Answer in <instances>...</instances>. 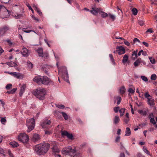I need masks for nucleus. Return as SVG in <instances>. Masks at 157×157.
Listing matches in <instances>:
<instances>
[{"mask_svg":"<svg viewBox=\"0 0 157 157\" xmlns=\"http://www.w3.org/2000/svg\"><path fill=\"white\" fill-rule=\"evenodd\" d=\"M34 82L39 85L44 84L45 85H54V82L46 76H38L35 77L33 79Z\"/></svg>","mask_w":157,"mask_h":157,"instance_id":"nucleus-1","label":"nucleus"},{"mask_svg":"<svg viewBox=\"0 0 157 157\" xmlns=\"http://www.w3.org/2000/svg\"><path fill=\"white\" fill-rule=\"evenodd\" d=\"M50 145L46 143L36 145L35 146V150L38 155H43L45 154L48 150Z\"/></svg>","mask_w":157,"mask_h":157,"instance_id":"nucleus-2","label":"nucleus"},{"mask_svg":"<svg viewBox=\"0 0 157 157\" xmlns=\"http://www.w3.org/2000/svg\"><path fill=\"white\" fill-rule=\"evenodd\" d=\"M33 94L40 100H43L44 98L46 91L43 88H39L34 90L33 92Z\"/></svg>","mask_w":157,"mask_h":157,"instance_id":"nucleus-3","label":"nucleus"},{"mask_svg":"<svg viewBox=\"0 0 157 157\" xmlns=\"http://www.w3.org/2000/svg\"><path fill=\"white\" fill-rule=\"evenodd\" d=\"M58 71L59 74H62L63 78L67 82L69 83V81L68 79V75L66 67L65 66L62 67Z\"/></svg>","mask_w":157,"mask_h":157,"instance_id":"nucleus-4","label":"nucleus"},{"mask_svg":"<svg viewBox=\"0 0 157 157\" xmlns=\"http://www.w3.org/2000/svg\"><path fill=\"white\" fill-rule=\"evenodd\" d=\"M26 126L28 127L27 132H29L32 130L35 126V120L33 118L29 119H27L26 120Z\"/></svg>","mask_w":157,"mask_h":157,"instance_id":"nucleus-5","label":"nucleus"},{"mask_svg":"<svg viewBox=\"0 0 157 157\" xmlns=\"http://www.w3.org/2000/svg\"><path fill=\"white\" fill-rule=\"evenodd\" d=\"M18 140L24 143H27L29 140V136L25 133H21L18 136Z\"/></svg>","mask_w":157,"mask_h":157,"instance_id":"nucleus-6","label":"nucleus"},{"mask_svg":"<svg viewBox=\"0 0 157 157\" xmlns=\"http://www.w3.org/2000/svg\"><path fill=\"white\" fill-rule=\"evenodd\" d=\"M144 96L147 99V103L148 105L150 106L155 105V100L149 94L148 92L145 93Z\"/></svg>","mask_w":157,"mask_h":157,"instance_id":"nucleus-7","label":"nucleus"},{"mask_svg":"<svg viewBox=\"0 0 157 157\" xmlns=\"http://www.w3.org/2000/svg\"><path fill=\"white\" fill-rule=\"evenodd\" d=\"M21 53L23 56L27 57L30 54V51L24 47H23Z\"/></svg>","mask_w":157,"mask_h":157,"instance_id":"nucleus-8","label":"nucleus"},{"mask_svg":"<svg viewBox=\"0 0 157 157\" xmlns=\"http://www.w3.org/2000/svg\"><path fill=\"white\" fill-rule=\"evenodd\" d=\"M101 9L100 8H97L94 7L92 8V10H90V12L94 15H97L101 11Z\"/></svg>","mask_w":157,"mask_h":157,"instance_id":"nucleus-9","label":"nucleus"},{"mask_svg":"<svg viewBox=\"0 0 157 157\" xmlns=\"http://www.w3.org/2000/svg\"><path fill=\"white\" fill-rule=\"evenodd\" d=\"M7 73L13 76L14 77L17 78L18 79H22L23 78L24 75L21 73H17L16 72H7Z\"/></svg>","mask_w":157,"mask_h":157,"instance_id":"nucleus-10","label":"nucleus"},{"mask_svg":"<svg viewBox=\"0 0 157 157\" xmlns=\"http://www.w3.org/2000/svg\"><path fill=\"white\" fill-rule=\"evenodd\" d=\"M51 123V122L50 120H46L41 122V125L43 128L48 129L49 128H50L48 126L50 125Z\"/></svg>","mask_w":157,"mask_h":157,"instance_id":"nucleus-11","label":"nucleus"},{"mask_svg":"<svg viewBox=\"0 0 157 157\" xmlns=\"http://www.w3.org/2000/svg\"><path fill=\"white\" fill-rule=\"evenodd\" d=\"M61 135L63 137L65 136H67L68 138L71 140H72L73 137V135L72 134L69 133L66 131H62L61 132Z\"/></svg>","mask_w":157,"mask_h":157,"instance_id":"nucleus-12","label":"nucleus"},{"mask_svg":"<svg viewBox=\"0 0 157 157\" xmlns=\"http://www.w3.org/2000/svg\"><path fill=\"white\" fill-rule=\"evenodd\" d=\"M116 48L118 52V54L119 55L124 54L125 53V49L122 46H117Z\"/></svg>","mask_w":157,"mask_h":157,"instance_id":"nucleus-13","label":"nucleus"},{"mask_svg":"<svg viewBox=\"0 0 157 157\" xmlns=\"http://www.w3.org/2000/svg\"><path fill=\"white\" fill-rule=\"evenodd\" d=\"M0 30L3 36L7 32L10 30V28L9 26L5 25L0 28Z\"/></svg>","mask_w":157,"mask_h":157,"instance_id":"nucleus-14","label":"nucleus"},{"mask_svg":"<svg viewBox=\"0 0 157 157\" xmlns=\"http://www.w3.org/2000/svg\"><path fill=\"white\" fill-rule=\"evenodd\" d=\"M52 149L53 152L58 153L60 151V150L58 147L57 144L55 142L52 143Z\"/></svg>","mask_w":157,"mask_h":157,"instance_id":"nucleus-15","label":"nucleus"},{"mask_svg":"<svg viewBox=\"0 0 157 157\" xmlns=\"http://www.w3.org/2000/svg\"><path fill=\"white\" fill-rule=\"evenodd\" d=\"M142 63L144 64L145 62L141 58H139L134 62L133 65L135 67H136Z\"/></svg>","mask_w":157,"mask_h":157,"instance_id":"nucleus-16","label":"nucleus"},{"mask_svg":"<svg viewBox=\"0 0 157 157\" xmlns=\"http://www.w3.org/2000/svg\"><path fill=\"white\" fill-rule=\"evenodd\" d=\"M120 121V119L119 116L117 115L115 116L113 119V123L115 125H117Z\"/></svg>","mask_w":157,"mask_h":157,"instance_id":"nucleus-17","label":"nucleus"},{"mask_svg":"<svg viewBox=\"0 0 157 157\" xmlns=\"http://www.w3.org/2000/svg\"><path fill=\"white\" fill-rule=\"evenodd\" d=\"M26 87V86L25 84H23L21 87L20 92L19 94L20 96H22L23 93L24 92L25 89Z\"/></svg>","mask_w":157,"mask_h":157,"instance_id":"nucleus-18","label":"nucleus"},{"mask_svg":"<svg viewBox=\"0 0 157 157\" xmlns=\"http://www.w3.org/2000/svg\"><path fill=\"white\" fill-rule=\"evenodd\" d=\"M40 139V136L37 134H35L33 135L32 140L34 142L37 141Z\"/></svg>","mask_w":157,"mask_h":157,"instance_id":"nucleus-19","label":"nucleus"},{"mask_svg":"<svg viewBox=\"0 0 157 157\" xmlns=\"http://www.w3.org/2000/svg\"><path fill=\"white\" fill-rule=\"evenodd\" d=\"M138 52V50H136L132 52V59L133 60H135L137 57Z\"/></svg>","mask_w":157,"mask_h":157,"instance_id":"nucleus-20","label":"nucleus"},{"mask_svg":"<svg viewBox=\"0 0 157 157\" xmlns=\"http://www.w3.org/2000/svg\"><path fill=\"white\" fill-rule=\"evenodd\" d=\"M62 152L63 154L71 155V156H72V155L73 154H72V152L63 149L62 150Z\"/></svg>","mask_w":157,"mask_h":157,"instance_id":"nucleus-21","label":"nucleus"},{"mask_svg":"<svg viewBox=\"0 0 157 157\" xmlns=\"http://www.w3.org/2000/svg\"><path fill=\"white\" fill-rule=\"evenodd\" d=\"M37 52L40 57H41L43 56V49L42 48H39L37 50Z\"/></svg>","mask_w":157,"mask_h":157,"instance_id":"nucleus-22","label":"nucleus"},{"mask_svg":"<svg viewBox=\"0 0 157 157\" xmlns=\"http://www.w3.org/2000/svg\"><path fill=\"white\" fill-rule=\"evenodd\" d=\"M63 149H66V150L72 152V154L75 153L76 152V150L75 149H72V148L71 147H65Z\"/></svg>","mask_w":157,"mask_h":157,"instance_id":"nucleus-23","label":"nucleus"},{"mask_svg":"<svg viewBox=\"0 0 157 157\" xmlns=\"http://www.w3.org/2000/svg\"><path fill=\"white\" fill-rule=\"evenodd\" d=\"M128 55H125L123 58L122 62L123 63H125L128 61Z\"/></svg>","mask_w":157,"mask_h":157,"instance_id":"nucleus-24","label":"nucleus"},{"mask_svg":"<svg viewBox=\"0 0 157 157\" xmlns=\"http://www.w3.org/2000/svg\"><path fill=\"white\" fill-rule=\"evenodd\" d=\"M99 14H101V17L102 18H105L107 17H108V15L107 13L103 11L102 9H101Z\"/></svg>","mask_w":157,"mask_h":157,"instance_id":"nucleus-25","label":"nucleus"},{"mask_svg":"<svg viewBox=\"0 0 157 157\" xmlns=\"http://www.w3.org/2000/svg\"><path fill=\"white\" fill-rule=\"evenodd\" d=\"M33 8H34V10L37 11V13L39 14L40 16H42V13L41 12L40 10L39 9V8L37 7V6L36 5H34L33 6Z\"/></svg>","mask_w":157,"mask_h":157,"instance_id":"nucleus-26","label":"nucleus"},{"mask_svg":"<svg viewBox=\"0 0 157 157\" xmlns=\"http://www.w3.org/2000/svg\"><path fill=\"white\" fill-rule=\"evenodd\" d=\"M6 63L7 65L11 67H16L17 65V64L16 63L12 61L9 62H7Z\"/></svg>","mask_w":157,"mask_h":157,"instance_id":"nucleus-27","label":"nucleus"},{"mask_svg":"<svg viewBox=\"0 0 157 157\" xmlns=\"http://www.w3.org/2000/svg\"><path fill=\"white\" fill-rule=\"evenodd\" d=\"M115 99V102H116V99L117 101V104L118 105L120 104L121 100V98L120 96H117L116 97H114Z\"/></svg>","mask_w":157,"mask_h":157,"instance_id":"nucleus-28","label":"nucleus"},{"mask_svg":"<svg viewBox=\"0 0 157 157\" xmlns=\"http://www.w3.org/2000/svg\"><path fill=\"white\" fill-rule=\"evenodd\" d=\"M131 134L130 129L129 128L127 127L126 128L125 131V136H129Z\"/></svg>","mask_w":157,"mask_h":157,"instance_id":"nucleus-29","label":"nucleus"},{"mask_svg":"<svg viewBox=\"0 0 157 157\" xmlns=\"http://www.w3.org/2000/svg\"><path fill=\"white\" fill-rule=\"evenodd\" d=\"M125 88L124 86H121L120 90L119 92L121 94H124L125 92Z\"/></svg>","mask_w":157,"mask_h":157,"instance_id":"nucleus-30","label":"nucleus"},{"mask_svg":"<svg viewBox=\"0 0 157 157\" xmlns=\"http://www.w3.org/2000/svg\"><path fill=\"white\" fill-rule=\"evenodd\" d=\"M138 111L139 113L144 116H146L147 114V112L146 111H144L143 110H138Z\"/></svg>","mask_w":157,"mask_h":157,"instance_id":"nucleus-31","label":"nucleus"},{"mask_svg":"<svg viewBox=\"0 0 157 157\" xmlns=\"http://www.w3.org/2000/svg\"><path fill=\"white\" fill-rule=\"evenodd\" d=\"M10 144L12 147H16L18 145V143L15 142H11L10 143Z\"/></svg>","mask_w":157,"mask_h":157,"instance_id":"nucleus-32","label":"nucleus"},{"mask_svg":"<svg viewBox=\"0 0 157 157\" xmlns=\"http://www.w3.org/2000/svg\"><path fill=\"white\" fill-rule=\"evenodd\" d=\"M125 110V108H121L119 110V112L120 113L121 116H122L124 115Z\"/></svg>","mask_w":157,"mask_h":157,"instance_id":"nucleus-33","label":"nucleus"},{"mask_svg":"<svg viewBox=\"0 0 157 157\" xmlns=\"http://www.w3.org/2000/svg\"><path fill=\"white\" fill-rule=\"evenodd\" d=\"M109 57L110 59V60L111 61V62L113 64H115V61H114V59L113 58V55H112V54H109Z\"/></svg>","mask_w":157,"mask_h":157,"instance_id":"nucleus-34","label":"nucleus"},{"mask_svg":"<svg viewBox=\"0 0 157 157\" xmlns=\"http://www.w3.org/2000/svg\"><path fill=\"white\" fill-rule=\"evenodd\" d=\"M28 66L29 68V69H31L33 67V65L32 63L29 61H27Z\"/></svg>","mask_w":157,"mask_h":157,"instance_id":"nucleus-35","label":"nucleus"},{"mask_svg":"<svg viewBox=\"0 0 157 157\" xmlns=\"http://www.w3.org/2000/svg\"><path fill=\"white\" fill-rule=\"evenodd\" d=\"M143 150L144 151L147 155H150L149 151L147 150L146 147L144 146L143 147Z\"/></svg>","mask_w":157,"mask_h":157,"instance_id":"nucleus-36","label":"nucleus"},{"mask_svg":"<svg viewBox=\"0 0 157 157\" xmlns=\"http://www.w3.org/2000/svg\"><path fill=\"white\" fill-rule=\"evenodd\" d=\"M133 14L134 15H136L137 14L138 11L136 9V8H133L132 10Z\"/></svg>","mask_w":157,"mask_h":157,"instance_id":"nucleus-37","label":"nucleus"},{"mask_svg":"<svg viewBox=\"0 0 157 157\" xmlns=\"http://www.w3.org/2000/svg\"><path fill=\"white\" fill-rule=\"evenodd\" d=\"M56 106L59 109H63L65 108V106L64 105L62 104H56Z\"/></svg>","mask_w":157,"mask_h":157,"instance_id":"nucleus-38","label":"nucleus"},{"mask_svg":"<svg viewBox=\"0 0 157 157\" xmlns=\"http://www.w3.org/2000/svg\"><path fill=\"white\" fill-rule=\"evenodd\" d=\"M62 113L65 120H67L68 119V117L67 114L66 113L63 112H62Z\"/></svg>","mask_w":157,"mask_h":157,"instance_id":"nucleus-39","label":"nucleus"},{"mask_svg":"<svg viewBox=\"0 0 157 157\" xmlns=\"http://www.w3.org/2000/svg\"><path fill=\"white\" fill-rule=\"evenodd\" d=\"M150 61L152 64H155V59L152 57H149Z\"/></svg>","mask_w":157,"mask_h":157,"instance_id":"nucleus-40","label":"nucleus"},{"mask_svg":"<svg viewBox=\"0 0 157 157\" xmlns=\"http://www.w3.org/2000/svg\"><path fill=\"white\" fill-rule=\"evenodd\" d=\"M135 88H134V89H133L132 88H130L128 90V92L131 94H134L135 92Z\"/></svg>","mask_w":157,"mask_h":157,"instance_id":"nucleus-41","label":"nucleus"},{"mask_svg":"<svg viewBox=\"0 0 157 157\" xmlns=\"http://www.w3.org/2000/svg\"><path fill=\"white\" fill-rule=\"evenodd\" d=\"M157 78V76L155 74H153L151 76V80H155Z\"/></svg>","mask_w":157,"mask_h":157,"instance_id":"nucleus-42","label":"nucleus"},{"mask_svg":"<svg viewBox=\"0 0 157 157\" xmlns=\"http://www.w3.org/2000/svg\"><path fill=\"white\" fill-rule=\"evenodd\" d=\"M1 121L2 124H5V123L6 121V117H2L1 118Z\"/></svg>","mask_w":157,"mask_h":157,"instance_id":"nucleus-43","label":"nucleus"},{"mask_svg":"<svg viewBox=\"0 0 157 157\" xmlns=\"http://www.w3.org/2000/svg\"><path fill=\"white\" fill-rule=\"evenodd\" d=\"M43 56H41V57H44L45 59H47L48 57L49 54L47 52H45L43 53Z\"/></svg>","mask_w":157,"mask_h":157,"instance_id":"nucleus-44","label":"nucleus"},{"mask_svg":"<svg viewBox=\"0 0 157 157\" xmlns=\"http://www.w3.org/2000/svg\"><path fill=\"white\" fill-rule=\"evenodd\" d=\"M22 15L21 14H17V15H15L14 16V17L16 18L17 19H18L19 18H20L21 17H22Z\"/></svg>","mask_w":157,"mask_h":157,"instance_id":"nucleus-45","label":"nucleus"},{"mask_svg":"<svg viewBox=\"0 0 157 157\" xmlns=\"http://www.w3.org/2000/svg\"><path fill=\"white\" fill-rule=\"evenodd\" d=\"M141 78L145 82H147L148 81L147 78L145 76H141Z\"/></svg>","mask_w":157,"mask_h":157,"instance_id":"nucleus-46","label":"nucleus"},{"mask_svg":"<svg viewBox=\"0 0 157 157\" xmlns=\"http://www.w3.org/2000/svg\"><path fill=\"white\" fill-rule=\"evenodd\" d=\"M150 121L151 123L153 124L154 125L155 124H156V122L154 118L151 119Z\"/></svg>","mask_w":157,"mask_h":157,"instance_id":"nucleus-47","label":"nucleus"},{"mask_svg":"<svg viewBox=\"0 0 157 157\" xmlns=\"http://www.w3.org/2000/svg\"><path fill=\"white\" fill-rule=\"evenodd\" d=\"M133 43H135L136 42H138L139 43H140V41L137 38H135L133 39Z\"/></svg>","mask_w":157,"mask_h":157,"instance_id":"nucleus-48","label":"nucleus"},{"mask_svg":"<svg viewBox=\"0 0 157 157\" xmlns=\"http://www.w3.org/2000/svg\"><path fill=\"white\" fill-rule=\"evenodd\" d=\"M5 41L10 46H11L12 44V43L11 42L10 40L9 39H7L5 40Z\"/></svg>","mask_w":157,"mask_h":157,"instance_id":"nucleus-49","label":"nucleus"},{"mask_svg":"<svg viewBox=\"0 0 157 157\" xmlns=\"http://www.w3.org/2000/svg\"><path fill=\"white\" fill-rule=\"evenodd\" d=\"M109 16L110 17L113 19V20H114L115 19V17L113 15H112L111 14L109 13Z\"/></svg>","mask_w":157,"mask_h":157,"instance_id":"nucleus-50","label":"nucleus"},{"mask_svg":"<svg viewBox=\"0 0 157 157\" xmlns=\"http://www.w3.org/2000/svg\"><path fill=\"white\" fill-rule=\"evenodd\" d=\"M121 137L120 136H118L116 137L115 139L116 142H118L120 141Z\"/></svg>","mask_w":157,"mask_h":157,"instance_id":"nucleus-51","label":"nucleus"},{"mask_svg":"<svg viewBox=\"0 0 157 157\" xmlns=\"http://www.w3.org/2000/svg\"><path fill=\"white\" fill-rule=\"evenodd\" d=\"M12 86V85L11 84H9L6 85V88L7 90H8L10 89Z\"/></svg>","mask_w":157,"mask_h":157,"instance_id":"nucleus-52","label":"nucleus"},{"mask_svg":"<svg viewBox=\"0 0 157 157\" xmlns=\"http://www.w3.org/2000/svg\"><path fill=\"white\" fill-rule=\"evenodd\" d=\"M120 108L119 106H117L116 107H115L114 108V111L116 113H117L118 112V110Z\"/></svg>","mask_w":157,"mask_h":157,"instance_id":"nucleus-53","label":"nucleus"},{"mask_svg":"<svg viewBox=\"0 0 157 157\" xmlns=\"http://www.w3.org/2000/svg\"><path fill=\"white\" fill-rule=\"evenodd\" d=\"M147 125L146 123H142L141 124H139V126L140 127H141V128H143V127Z\"/></svg>","mask_w":157,"mask_h":157,"instance_id":"nucleus-54","label":"nucleus"},{"mask_svg":"<svg viewBox=\"0 0 157 157\" xmlns=\"http://www.w3.org/2000/svg\"><path fill=\"white\" fill-rule=\"evenodd\" d=\"M148 118L150 119L154 118V115L153 113H150L148 116Z\"/></svg>","mask_w":157,"mask_h":157,"instance_id":"nucleus-55","label":"nucleus"},{"mask_svg":"<svg viewBox=\"0 0 157 157\" xmlns=\"http://www.w3.org/2000/svg\"><path fill=\"white\" fill-rule=\"evenodd\" d=\"M138 22L139 24L141 26H143L144 24V22L142 21H139Z\"/></svg>","mask_w":157,"mask_h":157,"instance_id":"nucleus-56","label":"nucleus"},{"mask_svg":"<svg viewBox=\"0 0 157 157\" xmlns=\"http://www.w3.org/2000/svg\"><path fill=\"white\" fill-rule=\"evenodd\" d=\"M0 101L1 103V104L2 105V107H3L4 109H5L4 106H5V103L2 100L0 99Z\"/></svg>","mask_w":157,"mask_h":157,"instance_id":"nucleus-57","label":"nucleus"},{"mask_svg":"<svg viewBox=\"0 0 157 157\" xmlns=\"http://www.w3.org/2000/svg\"><path fill=\"white\" fill-rule=\"evenodd\" d=\"M32 18L34 20L36 21V22H38L39 21V19L36 17L34 16H32Z\"/></svg>","mask_w":157,"mask_h":157,"instance_id":"nucleus-58","label":"nucleus"},{"mask_svg":"<svg viewBox=\"0 0 157 157\" xmlns=\"http://www.w3.org/2000/svg\"><path fill=\"white\" fill-rule=\"evenodd\" d=\"M124 43L126 45L128 46H130V43L127 41H126L125 40L124 41Z\"/></svg>","mask_w":157,"mask_h":157,"instance_id":"nucleus-59","label":"nucleus"},{"mask_svg":"<svg viewBox=\"0 0 157 157\" xmlns=\"http://www.w3.org/2000/svg\"><path fill=\"white\" fill-rule=\"evenodd\" d=\"M10 0H1V2L2 3H7Z\"/></svg>","mask_w":157,"mask_h":157,"instance_id":"nucleus-60","label":"nucleus"},{"mask_svg":"<svg viewBox=\"0 0 157 157\" xmlns=\"http://www.w3.org/2000/svg\"><path fill=\"white\" fill-rule=\"evenodd\" d=\"M17 88H14L12 89L10 91L12 93V94H13L17 90Z\"/></svg>","mask_w":157,"mask_h":157,"instance_id":"nucleus-61","label":"nucleus"},{"mask_svg":"<svg viewBox=\"0 0 157 157\" xmlns=\"http://www.w3.org/2000/svg\"><path fill=\"white\" fill-rule=\"evenodd\" d=\"M147 33H152L153 31L152 30V29L151 28L148 29L146 32Z\"/></svg>","mask_w":157,"mask_h":157,"instance_id":"nucleus-62","label":"nucleus"},{"mask_svg":"<svg viewBox=\"0 0 157 157\" xmlns=\"http://www.w3.org/2000/svg\"><path fill=\"white\" fill-rule=\"evenodd\" d=\"M8 153L10 155V157H14L13 155L11 153V151L10 150H8Z\"/></svg>","mask_w":157,"mask_h":157,"instance_id":"nucleus-63","label":"nucleus"},{"mask_svg":"<svg viewBox=\"0 0 157 157\" xmlns=\"http://www.w3.org/2000/svg\"><path fill=\"white\" fill-rule=\"evenodd\" d=\"M137 156L138 157H145L144 156H143L141 153H140L137 154Z\"/></svg>","mask_w":157,"mask_h":157,"instance_id":"nucleus-64","label":"nucleus"}]
</instances>
